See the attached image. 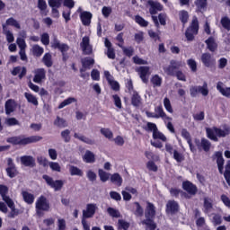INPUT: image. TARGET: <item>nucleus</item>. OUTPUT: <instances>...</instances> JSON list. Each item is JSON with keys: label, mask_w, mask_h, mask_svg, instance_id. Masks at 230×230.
I'll return each mask as SVG.
<instances>
[{"label": "nucleus", "mask_w": 230, "mask_h": 230, "mask_svg": "<svg viewBox=\"0 0 230 230\" xmlns=\"http://www.w3.org/2000/svg\"><path fill=\"white\" fill-rule=\"evenodd\" d=\"M39 141H42V137L37 135L31 137H12L7 138V143H11L12 145H20L22 146L31 145V143H39Z\"/></svg>", "instance_id": "obj_1"}, {"label": "nucleus", "mask_w": 230, "mask_h": 230, "mask_svg": "<svg viewBox=\"0 0 230 230\" xmlns=\"http://www.w3.org/2000/svg\"><path fill=\"white\" fill-rule=\"evenodd\" d=\"M197 33H199V20L196 16H194L192 18L190 26L187 29L185 32V37L187 40H193V35H197Z\"/></svg>", "instance_id": "obj_2"}, {"label": "nucleus", "mask_w": 230, "mask_h": 230, "mask_svg": "<svg viewBox=\"0 0 230 230\" xmlns=\"http://www.w3.org/2000/svg\"><path fill=\"white\" fill-rule=\"evenodd\" d=\"M179 67H182V62L172 59L170 65L164 67V71L168 76H175V69H179Z\"/></svg>", "instance_id": "obj_3"}, {"label": "nucleus", "mask_w": 230, "mask_h": 230, "mask_svg": "<svg viewBox=\"0 0 230 230\" xmlns=\"http://www.w3.org/2000/svg\"><path fill=\"white\" fill-rule=\"evenodd\" d=\"M44 181H46L47 184L53 188L55 191H60L64 186V181L62 180L54 181L53 178L49 177V175H43Z\"/></svg>", "instance_id": "obj_4"}, {"label": "nucleus", "mask_w": 230, "mask_h": 230, "mask_svg": "<svg viewBox=\"0 0 230 230\" xmlns=\"http://www.w3.org/2000/svg\"><path fill=\"white\" fill-rule=\"evenodd\" d=\"M98 211V206L94 203H89L86 205V208L83 210V218H93Z\"/></svg>", "instance_id": "obj_5"}, {"label": "nucleus", "mask_w": 230, "mask_h": 230, "mask_svg": "<svg viewBox=\"0 0 230 230\" xmlns=\"http://www.w3.org/2000/svg\"><path fill=\"white\" fill-rule=\"evenodd\" d=\"M36 209H41L42 211L48 212L51 209L49 201L44 196H40L36 201Z\"/></svg>", "instance_id": "obj_6"}, {"label": "nucleus", "mask_w": 230, "mask_h": 230, "mask_svg": "<svg viewBox=\"0 0 230 230\" xmlns=\"http://www.w3.org/2000/svg\"><path fill=\"white\" fill-rule=\"evenodd\" d=\"M201 62L205 67H213L217 64V60L211 54L206 52L201 55Z\"/></svg>", "instance_id": "obj_7"}, {"label": "nucleus", "mask_w": 230, "mask_h": 230, "mask_svg": "<svg viewBox=\"0 0 230 230\" xmlns=\"http://www.w3.org/2000/svg\"><path fill=\"white\" fill-rule=\"evenodd\" d=\"M51 48H53L54 49H59L62 55H66V51H69V46L65 43H60V41L57 40V38H55L51 42Z\"/></svg>", "instance_id": "obj_8"}, {"label": "nucleus", "mask_w": 230, "mask_h": 230, "mask_svg": "<svg viewBox=\"0 0 230 230\" xmlns=\"http://www.w3.org/2000/svg\"><path fill=\"white\" fill-rule=\"evenodd\" d=\"M142 82L144 84H148V76H150V67L140 66L137 69Z\"/></svg>", "instance_id": "obj_9"}, {"label": "nucleus", "mask_w": 230, "mask_h": 230, "mask_svg": "<svg viewBox=\"0 0 230 230\" xmlns=\"http://www.w3.org/2000/svg\"><path fill=\"white\" fill-rule=\"evenodd\" d=\"M21 164L29 168H35V158L31 155H23L20 158Z\"/></svg>", "instance_id": "obj_10"}, {"label": "nucleus", "mask_w": 230, "mask_h": 230, "mask_svg": "<svg viewBox=\"0 0 230 230\" xmlns=\"http://www.w3.org/2000/svg\"><path fill=\"white\" fill-rule=\"evenodd\" d=\"M42 80H46V69L38 68L34 71L33 82L35 84H40Z\"/></svg>", "instance_id": "obj_11"}, {"label": "nucleus", "mask_w": 230, "mask_h": 230, "mask_svg": "<svg viewBox=\"0 0 230 230\" xmlns=\"http://www.w3.org/2000/svg\"><path fill=\"white\" fill-rule=\"evenodd\" d=\"M7 165L6 168L7 175L11 179H13L17 175V169L15 168V164H13V160L12 158L7 159Z\"/></svg>", "instance_id": "obj_12"}, {"label": "nucleus", "mask_w": 230, "mask_h": 230, "mask_svg": "<svg viewBox=\"0 0 230 230\" xmlns=\"http://www.w3.org/2000/svg\"><path fill=\"white\" fill-rule=\"evenodd\" d=\"M166 213H170L171 215L179 213V203L175 200H169L166 204Z\"/></svg>", "instance_id": "obj_13"}, {"label": "nucleus", "mask_w": 230, "mask_h": 230, "mask_svg": "<svg viewBox=\"0 0 230 230\" xmlns=\"http://www.w3.org/2000/svg\"><path fill=\"white\" fill-rule=\"evenodd\" d=\"M80 19L84 26H91V19H93V13L87 11L81 12Z\"/></svg>", "instance_id": "obj_14"}, {"label": "nucleus", "mask_w": 230, "mask_h": 230, "mask_svg": "<svg viewBox=\"0 0 230 230\" xmlns=\"http://www.w3.org/2000/svg\"><path fill=\"white\" fill-rule=\"evenodd\" d=\"M5 114L9 116V114H12V112L15 111V109H17V103L14 100L9 99L5 102Z\"/></svg>", "instance_id": "obj_15"}, {"label": "nucleus", "mask_w": 230, "mask_h": 230, "mask_svg": "<svg viewBox=\"0 0 230 230\" xmlns=\"http://www.w3.org/2000/svg\"><path fill=\"white\" fill-rule=\"evenodd\" d=\"M148 4L151 6L149 9L151 15H155L157 12H161L163 10V5H161L159 2H154L152 0H149Z\"/></svg>", "instance_id": "obj_16"}, {"label": "nucleus", "mask_w": 230, "mask_h": 230, "mask_svg": "<svg viewBox=\"0 0 230 230\" xmlns=\"http://www.w3.org/2000/svg\"><path fill=\"white\" fill-rule=\"evenodd\" d=\"M147 206L145 211L146 218H154L155 217V207L150 202H146Z\"/></svg>", "instance_id": "obj_17"}, {"label": "nucleus", "mask_w": 230, "mask_h": 230, "mask_svg": "<svg viewBox=\"0 0 230 230\" xmlns=\"http://www.w3.org/2000/svg\"><path fill=\"white\" fill-rule=\"evenodd\" d=\"M182 188L185 191L190 193V195H197V186L190 181H185L182 183Z\"/></svg>", "instance_id": "obj_18"}, {"label": "nucleus", "mask_w": 230, "mask_h": 230, "mask_svg": "<svg viewBox=\"0 0 230 230\" xmlns=\"http://www.w3.org/2000/svg\"><path fill=\"white\" fill-rule=\"evenodd\" d=\"M155 112H156V116H158L157 119L162 118L165 123L166 121H172V118L168 117L164 112V110H163V106L156 107L155 109Z\"/></svg>", "instance_id": "obj_19"}, {"label": "nucleus", "mask_w": 230, "mask_h": 230, "mask_svg": "<svg viewBox=\"0 0 230 230\" xmlns=\"http://www.w3.org/2000/svg\"><path fill=\"white\" fill-rule=\"evenodd\" d=\"M74 137H75V139H79V141H82L83 143H85L86 145H96V141L94 139L87 137L84 135H80L78 133H75Z\"/></svg>", "instance_id": "obj_20"}, {"label": "nucleus", "mask_w": 230, "mask_h": 230, "mask_svg": "<svg viewBox=\"0 0 230 230\" xmlns=\"http://www.w3.org/2000/svg\"><path fill=\"white\" fill-rule=\"evenodd\" d=\"M217 89L219 91V93L223 96H226V98H230V87L224 88V83L217 82Z\"/></svg>", "instance_id": "obj_21"}, {"label": "nucleus", "mask_w": 230, "mask_h": 230, "mask_svg": "<svg viewBox=\"0 0 230 230\" xmlns=\"http://www.w3.org/2000/svg\"><path fill=\"white\" fill-rule=\"evenodd\" d=\"M83 159L84 163L93 164L96 162V155L92 151L86 150Z\"/></svg>", "instance_id": "obj_22"}, {"label": "nucleus", "mask_w": 230, "mask_h": 230, "mask_svg": "<svg viewBox=\"0 0 230 230\" xmlns=\"http://www.w3.org/2000/svg\"><path fill=\"white\" fill-rule=\"evenodd\" d=\"M8 194V187L5 185H0V195L2 199L4 200L5 204L11 202L13 199L7 196Z\"/></svg>", "instance_id": "obj_23"}, {"label": "nucleus", "mask_w": 230, "mask_h": 230, "mask_svg": "<svg viewBox=\"0 0 230 230\" xmlns=\"http://www.w3.org/2000/svg\"><path fill=\"white\" fill-rule=\"evenodd\" d=\"M8 208H10L11 212L8 215L9 218H15L17 215H19V210L15 208V203H13V200L8 201L7 203Z\"/></svg>", "instance_id": "obj_24"}, {"label": "nucleus", "mask_w": 230, "mask_h": 230, "mask_svg": "<svg viewBox=\"0 0 230 230\" xmlns=\"http://www.w3.org/2000/svg\"><path fill=\"white\" fill-rule=\"evenodd\" d=\"M203 200L204 213H210V211L213 209V199L206 197Z\"/></svg>", "instance_id": "obj_25"}, {"label": "nucleus", "mask_w": 230, "mask_h": 230, "mask_svg": "<svg viewBox=\"0 0 230 230\" xmlns=\"http://www.w3.org/2000/svg\"><path fill=\"white\" fill-rule=\"evenodd\" d=\"M143 226H146V229L148 230H155L157 228V225L154 222L153 218H146L141 221Z\"/></svg>", "instance_id": "obj_26"}, {"label": "nucleus", "mask_w": 230, "mask_h": 230, "mask_svg": "<svg viewBox=\"0 0 230 230\" xmlns=\"http://www.w3.org/2000/svg\"><path fill=\"white\" fill-rule=\"evenodd\" d=\"M22 195L26 204L31 205L35 201V196L26 190L22 191Z\"/></svg>", "instance_id": "obj_27"}, {"label": "nucleus", "mask_w": 230, "mask_h": 230, "mask_svg": "<svg viewBox=\"0 0 230 230\" xmlns=\"http://www.w3.org/2000/svg\"><path fill=\"white\" fill-rule=\"evenodd\" d=\"M206 132L208 139H211L212 141H218V136L217 135V128H207Z\"/></svg>", "instance_id": "obj_28"}, {"label": "nucleus", "mask_w": 230, "mask_h": 230, "mask_svg": "<svg viewBox=\"0 0 230 230\" xmlns=\"http://www.w3.org/2000/svg\"><path fill=\"white\" fill-rule=\"evenodd\" d=\"M69 172H70V175H72V176H75V175H76L77 177L84 176V171H82V169H80L75 165L69 166Z\"/></svg>", "instance_id": "obj_29"}, {"label": "nucleus", "mask_w": 230, "mask_h": 230, "mask_svg": "<svg viewBox=\"0 0 230 230\" xmlns=\"http://www.w3.org/2000/svg\"><path fill=\"white\" fill-rule=\"evenodd\" d=\"M42 62L46 67H51L53 66V57L50 53H46L42 58Z\"/></svg>", "instance_id": "obj_30"}, {"label": "nucleus", "mask_w": 230, "mask_h": 230, "mask_svg": "<svg viewBox=\"0 0 230 230\" xmlns=\"http://www.w3.org/2000/svg\"><path fill=\"white\" fill-rule=\"evenodd\" d=\"M111 181L116 184V186H121V184H123V178H121L119 173L115 172L111 176Z\"/></svg>", "instance_id": "obj_31"}, {"label": "nucleus", "mask_w": 230, "mask_h": 230, "mask_svg": "<svg viewBox=\"0 0 230 230\" xmlns=\"http://www.w3.org/2000/svg\"><path fill=\"white\" fill-rule=\"evenodd\" d=\"M54 125L55 127H58V128H66V127H67V121L58 116L54 120Z\"/></svg>", "instance_id": "obj_32"}, {"label": "nucleus", "mask_w": 230, "mask_h": 230, "mask_svg": "<svg viewBox=\"0 0 230 230\" xmlns=\"http://www.w3.org/2000/svg\"><path fill=\"white\" fill-rule=\"evenodd\" d=\"M100 132L106 139H112L114 137V133H112V130L109 128H102Z\"/></svg>", "instance_id": "obj_33"}, {"label": "nucleus", "mask_w": 230, "mask_h": 230, "mask_svg": "<svg viewBox=\"0 0 230 230\" xmlns=\"http://www.w3.org/2000/svg\"><path fill=\"white\" fill-rule=\"evenodd\" d=\"M131 104L134 107H139L141 105V96H139V93L135 92L131 97Z\"/></svg>", "instance_id": "obj_34"}, {"label": "nucleus", "mask_w": 230, "mask_h": 230, "mask_svg": "<svg viewBox=\"0 0 230 230\" xmlns=\"http://www.w3.org/2000/svg\"><path fill=\"white\" fill-rule=\"evenodd\" d=\"M205 42L209 51L217 50V42H215V39L213 37L208 38Z\"/></svg>", "instance_id": "obj_35"}, {"label": "nucleus", "mask_w": 230, "mask_h": 230, "mask_svg": "<svg viewBox=\"0 0 230 230\" xmlns=\"http://www.w3.org/2000/svg\"><path fill=\"white\" fill-rule=\"evenodd\" d=\"M31 51L34 57H41L42 53H44V49L39 45H33Z\"/></svg>", "instance_id": "obj_36"}, {"label": "nucleus", "mask_w": 230, "mask_h": 230, "mask_svg": "<svg viewBox=\"0 0 230 230\" xmlns=\"http://www.w3.org/2000/svg\"><path fill=\"white\" fill-rule=\"evenodd\" d=\"M98 173L102 182H107L111 179V173L103 171V169H99Z\"/></svg>", "instance_id": "obj_37"}, {"label": "nucleus", "mask_w": 230, "mask_h": 230, "mask_svg": "<svg viewBox=\"0 0 230 230\" xmlns=\"http://www.w3.org/2000/svg\"><path fill=\"white\" fill-rule=\"evenodd\" d=\"M230 135V128H225L224 129H220L217 128V137H226Z\"/></svg>", "instance_id": "obj_38"}, {"label": "nucleus", "mask_w": 230, "mask_h": 230, "mask_svg": "<svg viewBox=\"0 0 230 230\" xmlns=\"http://www.w3.org/2000/svg\"><path fill=\"white\" fill-rule=\"evenodd\" d=\"M221 26L226 30L227 31H230V18L227 16H224L221 18L220 21Z\"/></svg>", "instance_id": "obj_39"}, {"label": "nucleus", "mask_w": 230, "mask_h": 230, "mask_svg": "<svg viewBox=\"0 0 230 230\" xmlns=\"http://www.w3.org/2000/svg\"><path fill=\"white\" fill-rule=\"evenodd\" d=\"M214 159L217 160V164L218 166H224V156L222 155V152H216L214 155Z\"/></svg>", "instance_id": "obj_40"}, {"label": "nucleus", "mask_w": 230, "mask_h": 230, "mask_svg": "<svg viewBox=\"0 0 230 230\" xmlns=\"http://www.w3.org/2000/svg\"><path fill=\"white\" fill-rule=\"evenodd\" d=\"M24 96L29 103H32V105H39V101L33 94L25 93Z\"/></svg>", "instance_id": "obj_41"}, {"label": "nucleus", "mask_w": 230, "mask_h": 230, "mask_svg": "<svg viewBox=\"0 0 230 230\" xmlns=\"http://www.w3.org/2000/svg\"><path fill=\"white\" fill-rule=\"evenodd\" d=\"M151 84H153L154 87H161L163 79L158 75H155L151 78Z\"/></svg>", "instance_id": "obj_42"}, {"label": "nucleus", "mask_w": 230, "mask_h": 230, "mask_svg": "<svg viewBox=\"0 0 230 230\" xmlns=\"http://www.w3.org/2000/svg\"><path fill=\"white\" fill-rule=\"evenodd\" d=\"M5 24L7 26H14V28L21 30V24H19V22H17L13 17L7 19Z\"/></svg>", "instance_id": "obj_43"}, {"label": "nucleus", "mask_w": 230, "mask_h": 230, "mask_svg": "<svg viewBox=\"0 0 230 230\" xmlns=\"http://www.w3.org/2000/svg\"><path fill=\"white\" fill-rule=\"evenodd\" d=\"M164 106L167 112H170V114H173V108L172 107V102H170V99H168V97H165L164 99Z\"/></svg>", "instance_id": "obj_44"}, {"label": "nucleus", "mask_w": 230, "mask_h": 230, "mask_svg": "<svg viewBox=\"0 0 230 230\" xmlns=\"http://www.w3.org/2000/svg\"><path fill=\"white\" fill-rule=\"evenodd\" d=\"M75 102L76 99L75 97H69L59 104L58 109H64L66 105H71V103H75Z\"/></svg>", "instance_id": "obj_45"}, {"label": "nucleus", "mask_w": 230, "mask_h": 230, "mask_svg": "<svg viewBox=\"0 0 230 230\" xmlns=\"http://www.w3.org/2000/svg\"><path fill=\"white\" fill-rule=\"evenodd\" d=\"M83 67H89V66H93L94 58H84L81 59Z\"/></svg>", "instance_id": "obj_46"}, {"label": "nucleus", "mask_w": 230, "mask_h": 230, "mask_svg": "<svg viewBox=\"0 0 230 230\" xmlns=\"http://www.w3.org/2000/svg\"><path fill=\"white\" fill-rule=\"evenodd\" d=\"M199 89L202 96H208V94H209V88L208 87L207 82H204L202 86H199Z\"/></svg>", "instance_id": "obj_47"}, {"label": "nucleus", "mask_w": 230, "mask_h": 230, "mask_svg": "<svg viewBox=\"0 0 230 230\" xmlns=\"http://www.w3.org/2000/svg\"><path fill=\"white\" fill-rule=\"evenodd\" d=\"M49 166L52 170V172H60L62 168L60 167V164L57 162H49Z\"/></svg>", "instance_id": "obj_48"}, {"label": "nucleus", "mask_w": 230, "mask_h": 230, "mask_svg": "<svg viewBox=\"0 0 230 230\" xmlns=\"http://www.w3.org/2000/svg\"><path fill=\"white\" fill-rule=\"evenodd\" d=\"M107 212L111 217H113V218H119L121 217V214L119 213V210H117L112 208H108Z\"/></svg>", "instance_id": "obj_49"}, {"label": "nucleus", "mask_w": 230, "mask_h": 230, "mask_svg": "<svg viewBox=\"0 0 230 230\" xmlns=\"http://www.w3.org/2000/svg\"><path fill=\"white\" fill-rule=\"evenodd\" d=\"M201 146L205 152H209L211 148V142L206 138L201 139Z\"/></svg>", "instance_id": "obj_50"}, {"label": "nucleus", "mask_w": 230, "mask_h": 230, "mask_svg": "<svg viewBox=\"0 0 230 230\" xmlns=\"http://www.w3.org/2000/svg\"><path fill=\"white\" fill-rule=\"evenodd\" d=\"M135 206L137 207L134 214L136 217H143L145 210L143 209V207L139 204V202H135Z\"/></svg>", "instance_id": "obj_51"}, {"label": "nucleus", "mask_w": 230, "mask_h": 230, "mask_svg": "<svg viewBox=\"0 0 230 230\" xmlns=\"http://www.w3.org/2000/svg\"><path fill=\"white\" fill-rule=\"evenodd\" d=\"M71 131L69 129H65L61 132V137H63L65 143H69L71 141Z\"/></svg>", "instance_id": "obj_52"}, {"label": "nucleus", "mask_w": 230, "mask_h": 230, "mask_svg": "<svg viewBox=\"0 0 230 230\" xmlns=\"http://www.w3.org/2000/svg\"><path fill=\"white\" fill-rule=\"evenodd\" d=\"M179 15H180V20L181 21L182 24H186V22H188V19H190V15L188 14V12L181 11Z\"/></svg>", "instance_id": "obj_53"}, {"label": "nucleus", "mask_w": 230, "mask_h": 230, "mask_svg": "<svg viewBox=\"0 0 230 230\" xmlns=\"http://www.w3.org/2000/svg\"><path fill=\"white\" fill-rule=\"evenodd\" d=\"M135 21L137 24H139L140 26H143L144 28L148 26V22H146L145 19H143V17L139 15L135 16Z\"/></svg>", "instance_id": "obj_54"}, {"label": "nucleus", "mask_w": 230, "mask_h": 230, "mask_svg": "<svg viewBox=\"0 0 230 230\" xmlns=\"http://www.w3.org/2000/svg\"><path fill=\"white\" fill-rule=\"evenodd\" d=\"M37 161L40 166H43V168H46V166L49 165V161H48L46 157L38 156Z\"/></svg>", "instance_id": "obj_55"}, {"label": "nucleus", "mask_w": 230, "mask_h": 230, "mask_svg": "<svg viewBox=\"0 0 230 230\" xmlns=\"http://www.w3.org/2000/svg\"><path fill=\"white\" fill-rule=\"evenodd\" d=\"M133 62H134V64H137L138 66H146V64H148V61H146L137 56L133 57Z\"/></svg>", "instance_id": "obj_56"}, {"label": "nucleus", "mask_w": 230, "mask_h": 230, "mask_svg": "<svg viewBox=\"0 0 230 230\" xmlns=\"http://www.w3.org/2000/svg\"><path fill=\"white\" fill-rule=\"evenodd\" d=\"M50 8H60L62 6V0H49Z\"/></svg>", "instance_id": "obj_57"}, {"label": "nucleus", "mask_w": 230, "mask_h": 230, "mask_svg": "<svg viewBox=\"0 0 230 230\" xmlns=\"http://www.w3.org/2000/svg\"><path fill=\"white\" fill-rule=\"evenodd\" d=\"M212 224H214V226H220V224H222V216L213 214Z\"/></svg>", "instance_id": "obj_58"}, {"label": "nucleus", "mask_w": 230, "mask_h": 230, "mask_svg": "<svg viewBox=\"0 0 230 230\" xmlns=\"http://www.w3.org/2000/svg\"><path fill=\"white\" fill-rule=\"evenodd\" d=\"M195 4L199 10H202L208 6V0H196Z\"/></svg>", "instance_id": "obj_59"}, {"label": "nucleus", "mask_w": 230, "mask_h": 230, "mask_svg": "<svg viewBox=\"0 0 230 230\" xmlns=\"http://www.w3.org/2000/svg\"><path fill=\"white\" fill-rule=\"evenodd\" d=\"M118 224H119V229L128 230V227H130V224H128V222L122 219H119Z\"/></svg>", "instance_id": "obj_60"}, {"label": "nucleus", "mask_w": 230, "mask_h": 230, "mask_svg": "<svg viewBox=\"0 0 230 230\" xmlns=\"http://www.w3.org/2000/svg\"><path fill=\"white\" fill-rule=\"evenodd\" d=\"M38 8L41 12H46V10H48V4H46V0H38Z\"/></svg>", "instance_id": "obj_61"}, {"label": "nucleus", "mask_w": 230, "mask_h": 230, "mask_svg": "<svg viewBox=\"0 0 230 230\" xmlns=\"http://www.w3.org/2000/svg\"><path fill=\"white\" fill-rule=\"evenodd\" d=\"M113 141H114L115 145H117V146H123V145H125V139L121 136H117L113 139Z\"/></svg>", "instance_id": "obj_62"}, {"label": "nucleus", "mask_w": 230, "mask_h": 230, "mask_svg": "<svg viewBox=\"0 0 230 230\" xmlns=\"http://www.w3.org/2000/svg\"><path fill=\"white\" fill-rule=\"evenodd\" d=\"M86 177L89 179V181H91V182H94V181H96V172L89 170L86 172Z\"/></svg>", "instance_id": "obj_63"}, {"label": "nucleus", "mask_w": 230, "mask_h": 230, "mask_svg": "<svg viewBox=\"0 0 230 230\" xmlns=\"http://www.w3.org/2000/svg\"><path fill=\"white\" fill-rule=\"evenodd\" d=\"M84 55H93V46L87 45L82 48Z\"/></svg>", "instance_id": "obj_64"}]
</instances>
